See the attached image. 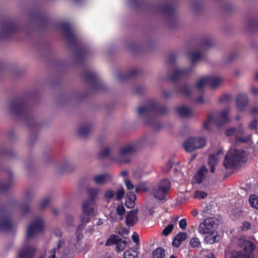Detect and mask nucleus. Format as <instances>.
I'll use <instances>...</instances> for the list:
<instances>
[{
  "instance_id": "1",
  "label": "nucleus",
  "mask_w": 258,
  "mask_h": 258,
  "mask_svg": "<svg viewBox=\"0 0 258 258\" xmlns=\"http://www.w3.org/2000/svg\"><path fill=\"white\" fill-rule=\"evenodd\" d=\"M168 112V109L164 106L159 105L153 100L148 101L144 107H141L138 109L139 116H147L146 123L151 125L155 130L159 129L162 126L161 123H156L152 114L163 115Z\"/></svg>"
},
{
  "instance_id": "2",
  "label": "nucleus",
  "mask_w": 258,
  "mask_h": 258,
  "mask_svg": "<svg viewBox=\"0 0 258 258\" xmlns=\"http://www.w3.org/2000/svg\"><path fill=\"white\" fill-rule=\"evenodd\" d=\"M10 110L13 113L19 117L32 120L30 109L27 101L22 98L14 99L10 105Z\"/></svg>"
},
{
  "instance_id": "3",
  "label": "nucleus",
  "mask_w": 258,
  "mask_h": 258,
  "mask_svg": "<svg viewBox=\"0 0 258 258\" xmlns=\"http://www.w3.org/2000/svg\"><path fill=\"white\" fill-rule=\"evenodd\" d=\"M244 153V151L237 149L229 151L223 162L224 167L230 169L236 167L239 163L243 161Z\"/></svg>"
},
{
  "instance_id": "4",
  "label": "nucleus",
  "mask_w": 258,
  "mask_h": 258,
  "mask_svg": "<svg viewBox=\"0 0 258 258\" xmlns=\"http://www.w3.org/2000/svg\"><path fill=\"white\" fill-rule=\"evenodd\" d=\"M255 245L251 241L244 242L243 251L233 250L230 254V258H253V251Z\"/></svg>"
},
{
  "instance_id": "5",
  "label": "nucleus",
  "mask_w": 258,
  "mask_h": 258,
  "mask_svg": "<svg viewBox=\"0 0 258 258\" xmlns=\"http://www.w3.org/2000/svg\"><path fill=\"white\" fill-rule=\"evenodd\" d=\"M171 188V183L169 179H162L159 184L155 187L153 194L154 197L159 200H165Z\"/></svg>"
},
{
  "instance_id": "6",
  "label": "nucleus",
  "mask_w": 258,
  "mask_h": 258,
  "mask_svg": "<svg viewBox=\"0 0 258 258\" xmlns=\"http://www.w3.org/2000/svg\"><path fill=\"white\" fill-rule=\"evenodd\" d=\"M229 112L228 109H225L220 112L218 116L215 117L213 115H210L208 119L204 123V127L208 130L210 128V124L211 122H214L218 126H221L229 121L227 116Z\"/></svg>"
},
{
  "instance_id": "7",
  "label": "nucleus",
  "mask_w": 258,
  "mask_h": 258,
  "mask_svg": "<svg viewBox=\"0 0 258 258\" xmlns=\"http://www.w3.org/2000/svg\"><path fill=\"white\" fill-rule=\"evenodd\" d=\"M98 193L97 189L91 188L88 189L89 198L85 201L82 205V211L88 215H93L94 212L93 206L95 205V199Z\"/></svg>"
},
{
  "instance_id": "8",
  "label": "nucleus",
  "mask_w": 258,
  "mask_h": 258,
  "mask_svg": "<svg viewBox=\"0 0 258 258\" xmlns=\"http://www.w3.org/2000/svg\"><path fill=\"white\" fill-rule=\"evenodd\" d=\"M58 27L63 31L65 37L72 47L78 46L80 45L79 40L69 23L60 22L58 24Z\"/></svg>"
},
{
  "instance_id": "9",
  "label": "nucleus",
  "mask_w": 258,
  "mask_h": 258,
  "mask_svg": "<svg viewBox=\"0 0 258 258\" xmlns=\"http://www.w3.org/2000/svg\"><path fill=\"white\" fill-rule=\"evenodd\" d=\"M218 227V224L214 218H208L201 223L198 231L202 234H214Z\"/></svg>"
},
{
  "instance_id": "10",
  "label": "nucleus",
  "mask_w": 258,
  "mask_h": 258,
  "mask_svg": "<svg viewBox=\"0 0 258 258\" xmlns=\"http://www.w3.org/2000/svg\"><path fill=\"white\" fill-rule=\"evenodd\" d=\"M206 144V140L204 138H189L183 143L184 149L191 152L197 149L203 148Z\"/></svg>"
},
{
  "instance_id": "11",
  "label": "nucleus",
  "mask_w": 258,
  "mask_h": 258,
  "mask_svg": "<svg viewBox=\"0 0 258 258\" xmlns=\"http://www.w3.org/2000/svg\"><path fill=\"white\" fill-rule=\"evenodd\" d=\"M2 32H1L4 38H9L13 34L17 32L19 29L18 26L12 20H4L2 23Z\"/></svg>"
},
{
  "instance_id": "12",
  "label": "nucleus",
  "mask_w": 258,
  "mask_h": 258,
  "mask_svg": "<svg viewBox=\"0 0 258 258\" xmlns=\"http://www.w3.org/2000/svg\"><path fill=\"white\" fill-rule=\"evenodd\" d=\"M85 79L92 89L99 90H103L105 89L104 84L102 82L97 74L88 73L85 75Z\"/></svg>"
},
{
  "instance_id": "13",
  "label": "nucleus",
  "mask_w": 258,
  "mask_h": 258,
  "mask_svg": "<svg viewBox=\"0 0 258 258\" xmlns=\"http://www.w3.org/2000/svg\"><path fill=\"white\" fill-rule=\"evenodd\" d=\"M13 229L10 215L6 209L0 208V231H10Z\"/></svg>"
},
{
  "instance_id": "14",
  "label": "nucleus",
  "mask_w": 258,
  "mask_h": 258,
  "mask_svg": "<svg viewBox=\"0 0 258 258\" xmlns=\"http://www.w3.org/2000/svg\"><path fill=\"white\" fill-rule=\"evenodd\" d=\"M43 227L44 223L41 219L38 218L34 220L27 229V239L32 238L35 234L41 232L43 231Z\"/></svg>"
},
{
  "instance_id": "15",
  "label": "nucleus",
  "mask_w": 258,
  "mask_h": 258,
  "mask_svg": "<svg viewBox=\"0 0 258 258\" xmlns=\"http://www.w3.org/2000/svg\"><path fill=\"white\" fill-rule=\"evenodd\" d=\"M221 82L222 80L220 78L216 76H207L200 79L197 82L196 87L198 89H201L206 85L213 88L217 86Z\"/></svg>"
},
{
  "instance_id": "16",
  "label": "nucleus",
  "mask_w": 258,
  "mask_h": 258,
  "mask_svg": "<svg viewBox=\"0 0 258 258\" xmlns=\"http://www.w3.org/2000/svg\"><path fill=\"white\" fill-rule=\"evenodd\" d=\"M114 244L116 245V250L121 251L125 248L127 243L125 240H122L119 238L117 236L115 235H111L107 239L105 245L109 246Z\"/></svg>"
},
{
  "instance_id": "17",
  "label": "nucleus",
  "mask_w": 258,
  "mask_h": 258,
  "mask_svg": "<svg viewBox=\"0 0 258 258\" xmlns=\"http://www.w3.org/2000/svg\"><path fill=\"white\" fill-rule=\"evenodd\" d=\"M36 249L33 246H24L19 251L18 258H34Z\"/></svg>"
},
{
  "instance_id": "18",
  "label": "nucleus",
  "mask_w": 258,
  "mask_h": 258,
  "mask_svg": "<svg viewBox=\"0 0 258 258\" xmlns=\"http://www.w3.org/2000/svg\"><path fill=\"white\" fill-rule=\"evenodd\" d=\"M192 72L191 68L185 69L176 70L172 75L168 76L169 80L173 83L176 82L184 77L188 76Z\"/></svg>"
},
{
  "instance_id": "19",
  "label": "nucleus",
  "mask_w": 258,
  "mask_h": 258,
  "mask_svg": "<svg viewBox=\"0 0 258 258\" xmlns=\"http://www.w3.org/2000/svg\"><path fill=\"white\" fill-rule=\"evenodd\" d=\"M8 178L4 181H0V192L7 191L10 189L13 184V173L10 170L7 172Z\"/></svg>"
},
{
  "instance_id": "20",
  "label": "nucleus",
  "mask_w": 258,
  "mask_h": 258,
  "mask_svg": "<svg viewBox=\"0 0 258 258\" xmlns=\"http://www.w3.org/2000/svg\"><path fill=\"white\" fill-rule=\"evenodd\" d=\"M208 170L205 165H202L197 171L194 177L196 183L201 184L205 179Z\"/></svg>"
},
{
  "instance_id": "21",
  "label": "nucleus",
  "mask_w": 258,
  "mask_h": 258,
  "mask_svg": "<svg viewBox=\"0 0 258 258\" xmlns=\"http://www.w3.org/2000/svg\"><path fill=\"white\" fill-rule=\"evenodd\" d=\"M248 101V97L245 94H239L236 99V104L238 111L243 110Z\"/></svg>"
},
{
  "instance_id": "22",
  "label": "nucleus",
  "mask_w": 258,
  "mask_h": 258,
  "mask_svg": "<svg viewBox=\"0 0 258 258\" xmlns=\"http://www.w3.org/2000/svg\"><path fill=\"white\" fill-rule=\"evenodd\" d=\"M138 74V70L134 69L128 70L125 72L120 73L117 74V78L119 81H126L129 79L134 78Z\"/></svg>"
},
{
  "instance_id": "23",
  "label": "nucleus",
  "mask_w": 258,
  "mask_h": 258,
  "mask_svg": "<svg viewBox=\"0 0 258 258\" xmlns=\"http://www.w3.org/2000/svg\"><path fill=\"white\" fill-rule=\"evenodd\" d=\"M125 220L127 226H133L138 221L137 212L135 210H131L127 212Z\"/></svg>"
},
{
  "instance_id": "24",
  "label": "nucleus",
  "mask_w": 258,
  "mask_h": 258,
  "mask_svg": "<svg viewBox=\"0 0 258 258\" xmlns=\"http://www.w3.org/2000/svg\"><path fill=\"white\" fill-rule=\"evenodd\" d=\"M222 153L221 150H219L216 155L211 154L209 157L208 165L210 168V172L214 173L215 171V167L217 165L219 159L217 156Z\"/></svg>"
},
{
  "instance_id": "25",
  "label": "nucleus",
  "mask_w": 258,
  "mask_h": 258,
  "mask_svg": "<svg viewBox=\"0 0 258 258\" xmlns=\"http://www.w3.org/2000/svg\"><path fill=\"white\" fill-rule=\"evenodd\" d=\"M112 176L109 173L98 174L93 177V180L97 184H102L111 180Z\"/></svg>"
},
{
  "instance_id": "26",
  "label": "nucleus",
  "mask_w": 258,
  "mask_h": 258,
  "mask_svg": "<svg viewBox=\"0 0 258 258\" xmlns=\"http://www.w3.org/2000/svg\"><path fill=\"white\" fill-rule=\"evenodd\" d=\"M137 150V147L135 145H128L121 148L119 151V156L123 157L126 155L132 154Z\"/></svg>"
},
{
  "instance_id": "27",
  "label": "nucleus",
  "mask_w": 258,
  "mask_h": 258,
  "mask_svg": "<svg viewBox=\"0 0 258 258\" xmlns=\"http://www.w3.org/2000/svg\"><path fill=\"white\" fill-rule=\"evenodd\" d=\"M158 9L164 14L169 16L173 17L174 15V9L173 7L168 3L163 4L159 6Z\"/></svg>"
},
{
  "instance_id": "28",
  "label": "nucleus",
  "mask_w": 258,
  "mask_h": 258,
  "mask_svg": "<svg viewBox=\"0 0 258 258\" xmlns=\"http://www.w3.org/2000/svg\"><path fill=\"white\" fill-rule=\"evenodd\" d=\"M92 126L90 123H86L82 125L78 130V133L82 138L87 137L91 133Z\"/></svg>"
},
{
  "instance_id": "29",
  "label": "nucleus",
  "mask_w": 258,
  "mask_h": 258,
  "mask_svg": "<svg viewBox=\"0 0 258 258\" xmlns=\"http://www.w3.org/2000/svg\"><path fill=\"white\" fill-rule=\"evenodd\" d=\"M177 92L179 93L190 97L191 94V87L188 84H185L177 88Z\"/></svg>"
},
{
  "instance_id": "30",
  "label": "nucleus",
  "mask_w": 258,
  "mask_h": 258,
  "mask_svg": "<svg viewBox=\"0 0 258 258\" xmlns=\"http://www.w3.org/2000/svg\"><path fill=\"white\" fill-rule=\"evenodd\" d=\"M176 111L181 117H188L191 113V109L185 106L178 107L176 108Z\"/></svg>"
},
{
  "instance_id": "31",
  "label": "nucleus",
  "mask_w": 258,
  "mask_h": 258,
  "mask_svg": "<svg viewBox=\"0 0 258 258\" xmlns=\"http://www.w3.org/2000/svg\"><path fill=\"white\" fill-rule=\"evenodd\" d=\"M87 55V51L84 49H79L76 52L75 56L77 61L81 63Z\"/></svg>"
},
{
  "instance_id": "32",
  "label": "nucleus",
  "mask_w": 258,
  "mask_h": 258,
  "mask_svg": "<svg viewBox=\"0 0 258 258\" xmlns=\"http://www.w3.org/2000/svg\"><path fill=\"white\" fill-rule=\"evenodd\" d=\"M204 238V241L206 243L213 244L218 241V235H213V234H208Z\"/></svg>"
},
{
  "instance_id": "33",
  "label": "nucleus",
  "mask_w": 258,
  "mask_h": 258,
  "mask_svg": "<svg viewBox=\"0 0 258 258\" xmlns=\"http://www.w3.org/2000/svg\"><path fill=\"white\" fill-rule=\"evenodd\" d=\"M138 252L137 249L130 248L124 252V258H135L137 256Z\"/></svg>"
},
{
  "instance_id": "34",
  "label": "nucleus",
  "mask_w": 258,
  "mask_h": 258,
  "mask_svg": "<svg viewBox=\"0 0 258 258\" xmlns=\"http://www.w3.org/2000/svg\"><path fill=\"white\" fill-rule=\"evenodd\" d=\"M189 57L194 64L202 58V54L200 52L194 51L189 54Z\"/></svg>"
},
{
  "instance_id": "35",
  "label": "nucleus",
  "mask_w": 258,
  "mask_h": 258,
  "mask_svg": "<svg viewBox=\"0 0 258 258\" xmlns=\"http://www.w3.org/2000/svg\"><path fill=\"white\" fill-rule=\"evenodd\" d=\"M165 250L162 247H158L153 252V258H164Z\"/></svg>"
},
{
  "instance_id": "36",
  "label": "nucleus",
  "mask_w": 258,
  "mask_h": 258,
  "mask_svg": "<svg viewBox=\"0 0 258 258\" xmlns=\"http://www.w3.org/2000/svg\"><path fill=\"white\" fill-rule=\"evenodd\" d=\"M249 203L250 205L256 209H258V197L255 195H252L249 197Z\"/></svg>"
},
{
  "instance_id": "37",
  "label": "nucleus",
  "mask_w": 258,
  "mask_h": 258,
  "mask_svg": "<svg viewBox=\"0 0 258 258\" xmlns=\"http://www.w3.org/2000/svg\"><path fill=\"white\" fill-rule=\"evenodd\" d=\"M84 228V226L82 224H80L78 226L77 229L76 231V236L78 242L81 240L83 237L82 231Z\"/></svg>"
},
{
  "instance_id": "38",
  "label": "nucleus",
  "mask_w": 258,
  "mask_h": 258,
  "mask_svg": "<svg viewBox=\"0 0 258 258\" xmlns=\"http://www.w3.org/2000/svg\"><path fill=\"white\" fill-rule=\"evenodd\" d=\"M110 149L108 148H105L100 151L98 153V158L102 159L107 157L110 153Z\"/></svg>"
},
{
  "instance_id": "39",
  "label": "nucleus",
  "mask_w": 258,
  "mask_h": 258,
  "mask_svg": "<svg viewBox=\"0 0 258 258\" xmlns=\"http://www.w3.org/2000/svg\"><path fill=\"white\" fill-rule=\"evenodd\" d=\"M174 225L172 224L168 225L162 231V233L165 236L168 235L173 230Z\"/></svg>"
},
{
  "instance_id": "40",
  "label": "nucleus",
  "mask_w": 258,
  "mask_h": 258,
  "mask_svg": "<svg viewBox=\"0 0 258 258\" xmlns=\"http://www.w3.org/2000/svg\"><path fill=\"white\" fill-rule=\"evenodd\" d=\"M190 245L192 247H199L201 245V242L198 237H192L190 241Z\"/></svg>"
},
{
  "instance_id": "41",
  "label": "nucleus",
  "mask_w": 258,
  "mask_h": 258,
  "mask_svg": "<svg viewBox=\"0 0 258 258\" xmlns=\"http://www.w3.org/2000/svg\"><path fill=\"white\" fill-rule=\"evenodd\" d=\"M203 258H215L213 252L210 250H204L202 251Z\"/></svg>"
},
{
  "instance_id": "42",
  "label": "nucleus",
  "mask_w": 258,
  "mask_h": 258,
  "mask_svg": "<svg viewBox=\"0 0 258 258\" xmlns=\"http://www.w3.org/2000/svg\"><path fill=\"white\" fill-rule=\"evenodd\" d=\"M248 27L249 29L253 30H258V20H254L250 21L248 24Z\"/></svg>"
},
{
  "instance_id": "43",
  "label": "nucleus",
  "mask_w": 258,
  "mask_h": 258,
  "mask_svg": "<svg viewBox=\"0 0 258 258\" xmlns=\"http://www.w3.org/2000/svg\"><path fill=\"white\" fill-rule=\"evenodd\" d=\"M50 201V197H48L43 200L39 204V207L41 209H44L49 203Z\"/></svg>"
},
{
  "instance_id": "44",
  "label": "nucleus",
  "mask_w": 258,
  "mask_h": 258,
  "mask_svg": "<svg viewBox=\"0 0 258 258\" xmlns=\"http://www.w3.org/2000/svg\"><path fill=\"white\" fill-rule=\"evenodd\" d=\"M124 196V191L122 187L119 189L116 193V200L117 201H120L121 200Z\"/></svg>"
},
{
  "instance_id": "45",
  "label": "nucleus",
  "mask_w": 258,
  "mask_h": 258,
  "mask_svg": "<svg viewBox=\"0 0 258 258\" xmlns=\"http://www.w3.org/2000/svg\"><path fill=\"white\" fill-rule=\"evenodd\" d=\"M175 238L180 241V243L184 241L187 238V234L186 232H180L175 236Z\"/></svg>"
},
{
  "instance_id": "46",
  "label": "nucleus",
  "mask_w": 258,
  "mask_h": 258,
  "mask_svg": "<svg viewBox=\"0 0 258 258\" xmlns=\"http://www.w3.org/2000/svg\"><path fill=\"white\" fill-rule=\"evenodd\" d=\"M258 123L257 119L255 117L249 123L248 127L251 130H256L257 128Z\"/></svg>"
},
{
  "instance_id": "47",
  "label": "nucleus",
  "mask_w": 258,
  "mask_h": 258,
  "mask_svg": "<svg viewBox=\"0 0 258 258\" xmlns=\"http://www.w3.org/2000/svg\"><path fill=\"white\" fill-rule=\"evenodd\" d=\"M0 155L8 157H11L13 156V153L11 150H4L0 148Z\"/></svg>"
},
{
  "instance_id": "48",
  "label": "nucleus",
  "mask_w": 258,
  "mask_h": 258,
  "mask_svg": "<svg viewBox=\"0 0 258 258\" xmlns=\"http://www.w3.org/2000/svg\"><path fill=\"white\" fill-rule=\"evenodd\" d=\"M231 99V97L229 95H224L222 96L219 100L221 103H228Z\"/></svg>"
},
{
  "instance_id": "49",
  "label": "nucleus",
  "mask_w": 258,
  "mask_h": 258,
  "mask_svg": "<svg viewBox=\"0 0 258 258\" xmlns=\"http://www.w3.org/2000/svg\"><path fill=\"white\" fill-rule=\"evenodd\" d=\"M114 196V192L112 190H106L104 193V197L106 199H111Z\"/></svg>"
},
{
  "instance_id": "50",
  "label": "nucleus",
  "mask_w": 258,
  "mask_h": 258,
  "mask_svg": "<svg viewBox=\"0 0 258 258\" xmlns=\"http://www.w3.org/2000/svg\"><path fill=\"white\" fill-rule=\"evenodd\" d=\"M116 212L119 216H122L125 214V208L122 205H119L116 208Z\"/></svg>"
},
{
  "instance_id": "51",
  "label": "nucleus",
  "mask_w": 258,
  "mask_h": 258,
  "mask_svg": "<svg viewBox=\"0 0 258 258\" xmlns=\"http://www.w3.org/2000/svg\"><path fill=\"white\" fill-rule=\"evenodd\" d=\"M135 201L126 199L125 201V205L128 208H133L135 206Z\"/></svg>"
},
{
  "instance_id": "52",
  "label": "nucleus",
  "mask_w": 258,
  "mask_h": 258,
  "mask_svg": "<svg viewBox=\"0 0 258 258\" xmlns=\"http://www.w3.org/2000/svg\"><path fill=\"white\" fill-rule=\"evenodd\" d=\"M236 127H231L230 128H228L225 131V135L228 137L231 136L236 133Z\"/></svg>"
},
{
  "instance_id": "53",
  "label": "nucleus",
  "mask_w": 258,
  "mask_h": 258,
  "mask_svg": "<svg viewBox=\"0 0 258 258\" xmlns=\"http://www.w3.org/2000/svg\"><path fill=\"white\" fill-rule=\"evenodd\" d=\"M176 56L174 53H171L168 55V63L169 64H173L175 61Z\"/></svg>"
},
{
  "instance_id": "54",
  "label": "nucleus",
  "mask_w": 258,
  "mask_h": 258,
  "mask_svg": "<svg viewBox=\"0 0 258 258\" xmlns=\"http://www.w3.org/2000/svg\"><path fill=\"white\" fill-rule=\"evenodd\" d=\"M83 213L85 214V213L84 212H83ZM86 216H88V215H86L85 214V215H82L80 216L81 221L82 223L81 224H82L83 225H84V224H85L86 223H88L89 222L90 218L88 217H86Z\"/></svg>"
},
{
  "instance_id": "55",
  "label": "nucleus",
  "mask_w": 258,
  "mask_h": 258,
  "mask_svg": "<svg viewBox=\"0 0 258 258\" xmlns=\"http://www.w3.org/2000/svg\"><path fill=\"white\" fill-rule=\"evenodd\" d=\"M179 227L184 230L186 228L187 222L185 219H182L179 222Z\"/></svg>"
},
{
  "instance_id": "56",
  "label": "nucleus",
  "mask_w": 258,
  "mask_h": 258,
  "mask_svg": "<svg viewBox=\"0 0 258 258\" xmlns=\"http://www.w3.org/2000/svg\"><path fill=\"white\" fill-rule=\"evenodd\" d=\"M196 197L200 199H204L207 196V194L204 191H197L196 192Z\"/></svg>"
},
{
  "instance_id": "57",
  "label": "nucleus",
  "mask_w": 258,
  "mask_h": 258,
  "mask_svg": "<svg viewBox=\"0 0 258 258\" xmlns=\"http://www.w3.org/2000/svg\"><path fill=\"white\" fill-rule=\"evenodd\" d=\"M236 141L237 142L246 143L248 142L249 138L247 137L242 138V137H238V136H237L236 137Z\"/></svg>"
},
{
  "instance_id": "58",
  "label": "nucleus",
  "mask_w": 258,
  "mask_h": 258,
  "mask_svg": "<svg viewBox=\"0 0 258 258\" xmlns=\"http://www.w3.org/2000/svg\"><path fill=\"white\" fill-rule=\"evenodd\" d=\"M22 210L23 211V214L26 215L27 214L30 210V206L28 204H25L22 206Z\"/></svg>"
},
{
  "instance_id": "59",
  "label": "nucleus",
  "mask_w": 258,
  "mask_h": 258,
  "mask_svg": "<svg viewBox=\"0 0 258 258\" xmlns=\"http://www.w3.org/2000/svg\"><path fill=\"white\" fill-rule=\"evenodd\" d=\"M242 124L240 123L239 124V126L238 127H236V133L237 134L243 135L245 133V130L242 127Z\"/></svg>"
},
{
  "instance_id": "60",
  "label": "nucleus",
  "mask_w": 258,
  "mask_h": 258,
  "mask_svg": "<svg viewBox=\"0 0 258 258\" xmlns=\"http://www.w3.org/2000/svg\"><path fill=\"white\" fill-rule=\"evenodd\" d=\"M203 45L204 47H211L212 46V40L210 39H207L203 41Z\"/></svg>"
},
{
  "instance_id": "61",
  "label": "nucleus",
  "mask_w": 258,
  "mask_h": 258,
  "mask_svg": "<svg viewBox=\"0 0 258 258\" xmlns=\"http://www.w3.org/2000/svg\"><path fill=\"white\" fill-rule=\"evenodd\" d=\"M251 227V224L249 222L247 221H244L242 223V227L241 229L242 230H248Z\"/></svg>"
},
{
  "instance_id": "62",
  "label": "nucleus",
  "mask_w": 258,
  "mask_h": 258,
  "mask_svg": "<svg viewBox=\"0 0 258 258\" xmlns=\"http://www.w3.org/2000/svg\"><path fill=\"white\" fill-rule=\"evenodd\" d=\"M126 199L135 201L136 200V195L133 192H129L127 194Z\"/></svg>"
},
{
  "instance_id": "63",
  "label": "nucleus",
  "mask_w": 258,
  "mask_h": 258,
  "mask_svg": "<svg viewBox=\"0 0 258 258\" xmlns=\"http://www.w3.org/2000/svg\"><path fill=\"white\" fill-rule=\"evenodd\" d=\"M125 184L126 188L128 190L132 189L134 188V185L132 184V182L130 180H125Z\"/></svg>"
},
{
  "instance_id": "64",
  "label": "nucleus",
  "mask_w": 258,
  "mask_h": 258,
  "mask_svg": "<svg viewBox=\"0 0 258 258\" xmlns=\"http://www.w3.org/2000/svg\"><path fill=\"white\" fill-rule=\"evenodd\" d=\"M132 239L134 242H135L136 243L139 242V241H140L139 236L137 233L134 232L132 236Z\"/></svg>"
}]
</instances>
